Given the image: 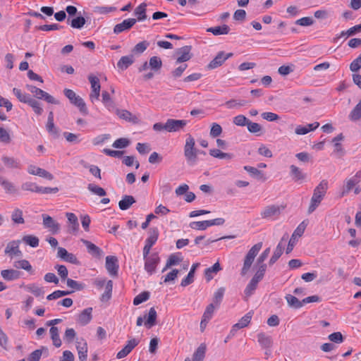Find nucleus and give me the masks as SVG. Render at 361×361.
<instances>
[{"mask_svg":"<svg viewBox=\"0 0 361 361\" xmlns=\"http://www.w3.org/2000/svg\"><path fill=\"white\" fill-rule=\"evenodd\" d=\"M244 169L258 179L265 180L264 174L257 169L252 166H244Z\"/></svg>","mask_w":361,"mask_h":361,"instance_id":"48","label":"nucleus"},{"mask_svg":"<svg viewBox=\"0 0 361 361\" xmlns=\"http://www.w3.org/2000/svg\"><path fill=\"white\" fill-rule=\"evenodd\" d=\"M144 259L145 260V269L149 274H152L155 271L156 267L159 262V257L157 254L154 253L149 257L147 256L146 258Z\"/></svg>","mask_w":361,"mask_h":361,"instance_id":"16","label":"nucleus"},{"mask_svg":"<svg viewBox=\"0 0 361 361\" xmlns=\"http://www.w3.org/2000/svg\"><path fill=\"white\" fill-rule=\"evenodd\" d=\"M139 340H137L135 338H133L130 341H128L127 345L117 353V358L121 359L123 357H125L127 355H128L131 350L138 345Z\"/></svg>","mask_w":361,"mask_h":361,"instance_id":"24","label":"nucleus"},{"mask_svg":"<svg viewBox=\"0 0 361 361\" xmlns=\"http://www.w3.org/2000/svg\"><path fill=\"white\" fill-rule=\"evenodd\" d=\"M162 63L161 59L157 56H152L149 59V66L154 71H159L161 67Z\"/></svg>","mask_w":361,"mask_h":361,"instance_id":"59","label":"nucleus"},{"mask_svg":"<svg viewBox=\"0 0 361 361\" xmlns=\"http://www.w3.org/2000/svg\"><path fill=\"white\" fill-rule=\"evenodd\" d=\"M259 343L264 348H269L271 345V339L270 336H266L263 333L257 335Z\"/></svg>","mask_w":361,"mask_h":361,"instance_id":"51","label":"nucleus"},{"mask_svg":"<svg viewBox=\"0 0 361 361\" xmlns=\"http://www.w3.org/2000/svg\"><path fill=\"white\" fill-rule=\"evenodd\" d=\"M190 47H184L180 48L177 54L178 57L177 59L176 63H183L187 61L190 59L191 55L190 54Z\"/></svg>","mask_w":361,"mask_h":361,"instance_id":"29","label":"nucleus"},{"mask_svg":"<svg viewBox=\"0 0 361 361\" xmlns=\"http://www.w3.org/2000/svg\"><path fill=\"white\" fill-rule=\"evenodd\" d=\"M92 310L91 307L84 310L78 317V322L82 325H86L92 319Z\"/></svg>","mask_w":361,"mask_h":361,"instance_id":"32","label":"nucleus"},{"mask_svg":"<svg viewBox=\"0 0 361 361\" xmlns=\"http://www.w3.org/2000/svg\"><path fill=\"white\" fill-rule=\"evenodd\" d=\"M63 137L66 140L71 143H78L80 142V135L74 134L72 133L65 132L63 133Z\"/></svg>","mask_w":361,"mask_h":361,"instance_id":"61","label":"nucleus"},{"mask_svg":"<svg viewBox=\"0 0 361 361\" xmlns=\"http://www.w3.org/2000/svg\"><path fill=\"white\" fill-rule=\"evenodd\" d=\"M0 185L7 195H17L19 194L18 187L3 176H0Z\"/></svg>","mask_w":361,"mask_h":361,"instance_id":"11","label":"nucleus"},{"mask_svg":"<svg viewBox=\"0 0 361 361\" xmlns=\"http://www.w3.org/2000/svg\"><path fill=\"white\" fill-rule=\"evenodd\" d=\"M134 61L133 56H126L121 58L117 66L123 70L128 68Z\"/></svg>","mask_w":361,"mask_h":361,"instance_id":"37","label":"nucleus"},{"mask_svg":"<svg viewBox=\"0 0 361 361\" xmlns=\"http://www.w3.org/2000/svg\"><path fill=\"white\" fill-rule=\"evenodd\" d=\"M11 142V136L9 132L4 128L0 127V142L9 144Z\"/></svg>","mask_w":361,"mask_h":361,"instance_id":"54","label":"nucleus"},{"mask_svg":"<svg viewBox=\"0 0 361 361\" xmlns=\"http://www.w3.org/2000/svg\"><path fill=\"white\" fill-rule=\"evenodd\" d=\"M43 352L48 354V349L46 347H42V349L35 350L30 355L28 360L39 361Z\"/></svg>","mask_w":361,"mask_h":361,"instance_id":"49","label":"nucleus"},{"mask_svg":"<svg viewBox=\"0 0 361 361\" xmlns=\"http://www.w3.org/2000/svg\"><path fill=\"white\" fill-rule=\"evenodd\" d=\"M361 182V171H357L354 176L345 180L340 197H343L352 190L355 195L361 192L359 183Z\"/></svg>","mask_w":361,"mask_h":361,"instance_id":"4","label":"nucleus"},{"mask_svg":"<svg viewBox=\"0 0 361 361\" xmlns=\"http://www.w3.org/2000/svg\"><path fill=\"white\" fill-rule=\"evenodd\" d=\"M290 175L293 177V180L295 182H300L305 180L306 178V175L302 173V171L295 165H291L290 166Z\"/></svg>","mask_w":361,"mask_h":361,"instance_id":"31","label":"nucleus"},{"mask_svg":"<svg viewBox=\"0 0 361 361\" xmlns=\"http://www.w3.org/2000/svg\"><path fill=\"white\" fill-rule=\"evenodd\" d=\"M262 247V243H258L254 245L248 251L245 257L243 266L241 269V275L245 276L249 271L255 258L260 251Z\"/></svg>","mask_w":361,"mask_h":361,"instance_id":"5","label":"nucleus"},{"mask_svg":"<svg viewBox=\"0 0 361 361\" xmlns=\"http://www.w3.org/2000/svg\"><path fill=\"white\" fill-rule=\"evenodd\" d=\"M199 265H200L199 263H196L192 265L187 277L182 281V282H181L182 286H186L193 282L194 274H195V269L199 267Z\"/></svg>","mask_w":361,"mask_h":361,"instance_id":"39","label":"nucleus"},{"mask_svg":"<svg viewBox=\"0 0 361 361\" xmlns=\"http://www.w3.org/2000/svg\"><path fill=\"white\" fill-rule=\"evenodd\" d=\"M149 297V293L148 292H143L139 295H137L133 300V304L135 305H138L142 302L148 300Z\"/></svg>","mask_w":361,"mask_h":361,"instance_id":"63","label":"nucleus"},{"mask_svg":"<svg viewBox=\"0 0 361 361\" xmlns=\"http://www.w3.org/2000/svg\"><path fill=\"white\" fill-rule=\"evenodd\" d=\"M229 30V27L226 25H224L223 26L209 27L207 31L213 33L214 35H220L228 34Z\"/></svg>","mask_w":361,"mask_h":361,"instance_id":"38","label":"nucleus"},{"mask_svg":"<svg viewBox=\"0 0 361 361\" xmlns=\"http://www.w3.org/2000/svg\"><path fill=\"white\" fill-rule=\"evenodd\" d=\"M269 253L270 247H268L264 250L257 258L255 265L256 272L244 291L245 298L246 300L253 294L257 287L258 283L263 279L267 269V265L264 263V262L267 259Z\"/></svg>","mask_w":361,"mask_h":361,"instance_id":"1","label":"nucleus"},{"mask_svg":"<svg viewBox=\"0 0 361 361\" xmlns=\"http://www.w3.org/2000/svg\"><path fill=\"white\" fill-rule=\"evenodd\" d=\"M50 334L53 341V344L59 348L61 345V341L59 335V329L56 326H52L50 329Z\"/></svg>","mask_w":361,"mask_h":361,"instance_id":"42","label":"nucleus"},{"mask_svg":"<svg viewBox=\"0 0 361 361\" xmlns=\"http://www.w3.org/2000/svg\"><path fill=\"white\" fill-rule=\"evenodd\" d=\"M247 126V130L252 133H262L263 131V128L257 123L249 121Z\"/></svg>","mask_w":361,"mask_h":361,"instance_id":"57","label":"nucleus"},{"mask_svg":"<svg viewBox=\"0 0 361 361\" xmlns=\"http://www.w3.org/2000/svg\"><path fill=\"white\" fill-rule=\"evenodd\" d=\"M135 202V200L133 196L125 195L123 198L118 202V206L121 210H126Z\"/></svg>","mask_w":361,"mask_h":361,"instance_id":"35","label":"nucleus"},{"mask_svg":"<svg viewBox=\"0 0 361 361\" xmlns=\"http://www.w3.org/2000/svg\"><path fill=\"white\" fill-rule=\"evenodd\" d=\"M5 254L7 255L11 259L16 257H21L23 253L19 249V241L13 240L8 243L5 249Z\"/></svg>","mask_w":361,"mask_h":361,"instance_id":"15","label":"nucleus"},{"mask_svg":"<svg viewBox=\"0 0 361 361\" xmlns=\"http://www.w3.org/2000/svg\"><path fill=\"white\" fill-rule=\"evenodd\" d=\"M252 317V312H248L244 317H243L238 323L232 326V329L229 333L228 338L235 336L238 330L246 327L250 324Z\"/></svg>","mask_w":361,"mask_h":361,"instance_id":"12","label":"nucleus"},{"mask_svg":"<svg viewBox=\"0 0 361 361\" xmlns=\"http://www.w3.org/2000/svg\"><path fill=\"white\" fill-rule=\"evenodd\" d=\"M221 270V267L219 262L215 263L212 267H209L205 270V277L207 281H210L213 279V274L217 273Z\"/></svg>","mask_w":361,"mask_h":361,"instance_id":"45","label":"nucleus"},{"mask_svg":"<svg viewBox=\"0 0 361 361\" xmlns=\"http://www.w3.org/2000/svg\"><path fill=\"white\" fill-rule=\"evenodd\" d=\"M144 318L146 319L145 326L150 329L157 324V314L154 307H151L149 310L148 314L145 315Z\"/></svg>","mask_w":361,"mask_h":361,"instance_id":"26","label":"nucleus"},{"mask_svg":"<svg viewBox=\"0 0 361 361\" xmlns=\"http://www.w3.org/2000/svg\"><path fill=\"white\" fill-rule=\"evenodd\" d=\"M23 241L26 243L27 245H29L30 246L32 247H36L39 245V239L37 237L32 235H25L23 238Z\"/></svg>","mask_w":361,"mask_h":361,"instance_id":"50","label":"nucleus"},{"mask_svg":"<svg viewBox=\"0 0 361 361\" xmlns=\"http://www.w3.org/2000/svg\"><path fill=\"white\" fill-rule=\"evenodd\" d=\"M187 125L185 120H176L169 118L165 123H156L153 125V130L157 132L166 131L168 133L178 132L183 130Z\"/></svg>","mask_w":361,"mask_h":361,"instance_id":"3","label":"nucleus"},{"mask_svg":"<svg viewBox=\"0 0 361 361\" xmlns=\"http://www.w3.org/2000/svg\"><path fill=\"white\" fill-rule=\"evenodd\" d=\"M328 190V182L322 180L314 188L310 204L308 207V213H312L320 204Z\"/></svg>","mask_w":361,"mask_h":361,"instance_id":"2","label":"nucleus"},{"mask_svg":"<svg viewBox=\"0 0 361 361\" xmlns=\"http://www.w3.org/2000/svg\"><path fill=\"white\" fill-rule=\"evenodd\" d=\"M232 56V53L226 54L224 51H220L218 53L216 56L208 64L207 68L209 69H214L219 66H221L226 59L231 57Z\"/></svg>","mask_w":361,"mask_h":361,"instance_id":"18","label":"nucleus"},{"mask_svg":"<svg viewBox=\"0 0 361 361\" xmlns=\"http://www.w3.org/2000/svg\"><path fill=\"white\" fill-rule=\"evenodd\" d=\"M225 292L224 288H219L214 293V298H213V302L214 305L217 307L220 305L222 298L224 297V294Z\"/></svg>","mask_w":361,"mask_h":361,"instance_id":"56","label":"nucleus"},{"mask_svg":"<svg viewBox=\"0 0 361 361\" xmlns=\"http://www.w3.org/2000/svg\"><path fill=\"white\" fill-rule=\"evenodd\" d=\"M113 288V283L111 280L106 282L105 286V292L101 296V300L106 302L109 300L111 296V291Z\"/></svg>","mask_w":361,"mask_h":361,"instance_id":"46","label":"nucleus"},{"mask_svg":"<svg viewBox=\"0 0 361 361\" xmlns=\"http://www.w3.org/2000/svg\"><path fill=\"white\" fill-rule=\"evenodd\" d=\"M146 7L147 4L142 3L135 8V15L137 16V20L140 21L147 18Z\"/></svg>","mask_w":361,"mask_h":361,"instance_id":"43","label":"nucleus"},{"mask_svg":"<svg viewBox=\"0 0 361 361\" xmlns=\"http://www.w3.org/2000/svg\"><path fill=\"white\" fill-rule=\"evenodd\" d=\"M217 307H218L216 306L214 303H211L207 305L203 313L202 318L210 320L213 316L215 309Z\"/></svg>","mask_w":361,"mask_h":361,"instance_id":"55","label":"nucleus"},{"mask_svg":"<svg viewBox=\"0 0 361 361\" xmlns=\"http://www.w3.org/2000/svg\"><path fill=\"white\" fill-rule=\"evenodd\" d=\"M11 218L15 224H24L25 219L23 218V210L20 208H15L11 212Z\"/></svg>","mask_w":361,"mask_h":361,"instance_id":"30","label":"nucleus"},{"mask_svg":"<svg viewBox=\"0 0 361 361\" xmlns=\"http://www.w3.org/2000/svg\"><path fill=\"white\" fill-rule=\"evenodd\" d=\"M77 350L80 361H85L87 358V345L85 341H79L77 343Z\"/></svg>","mask_w":361,"mask_h":361,"instance_id":"34","label":"nucleus"},{"mask_svg":"<svg viewBox=\"0 0 361 361\" xmlns=\"http://www.w3.org/2000/svg\"><path fill=\"white\" fill-rule=\"evenodd\" d=\"M1 275L4 279L11 281L18 279L20 273L15 269H5L1 271Z\"/></svg>","mask_w":361,"mask_h":361,"instance_id":"33","label":"nucleus"},{"mask_svg":"<svg viewBox=\"0 0 361 361\" xmlns=\"http://www.w3.org/2000/svg\"><path fill=\"white\" fill-rule=\"evenodd\" d=\"M25 289L35 296H39L44 293V291L42 288L36 286L35 284H29L25 286Z\"/></svg>","mask_w":361,"mask_h":361,"instance_id":"58","label":"nucleus"},{"mask_svg":"<svg viewBox=\"0 0 361 361\" xmlns=\"http://www.w3.org/2000/svg\"><path fill=\"white\" fill-rule=\"evenodd\" d=\"M64 94L68 98L70 102L76 106L80 111L84 114H87V109L83 99L75 94L72 90L65 89Z\"/></svg>","mask_w":361,"mask_h":361,"instance_id":"7","label":"nucleus"},{"mask_svg":"<svg viewBox=\"0 0 361 361\" xmlns=\"http://www.w3.org/2000/svg\"><path fill=\"white\" fill-rule=\"evenodd\" d=\"M286 299L288 305L293 308H300L303 305V302L300 301L296 297L292 295H287Z\"/></svg>","mask_w":361,"mask_h":361,"instance_id":"40","label":"nucleus"},{"mask_svg":"<svg viewBox=\"0 0 361 361\" xmlns=\"http://www.w3.org/2000/svg\"><path fill=\"white\" fill-rule=\"evenodd\" d=\"M245 104L246 102L245 100L231 99L225 103V106L230 109H239L245 105Z\"/></svg>","mask_w":361,"mask_h":361,"instance_id":"47","label":"nucleus"},{"mask_svg":"<svg viewBox=\"0 0 361 361\" xmlns=\"http://www.w3.org/2000/svg\"><path fill=\"white\" fill-rule=\"evenodd\" d=\"M195 139L189 135L186 139L185 145L184 147V155L187 161L190 165H194L197 159L198 150L195 147Z\"/></svg>","mask_w":361,"mask_h":361,"instance_id":"6","label":"nucleus"},{"mask_svg":"<svg viewBox=\"0 0 361 361\" xmlns=\"http://www.w3.org/2000/svg\"><path fill=\"white\" fill-rule=\"evenodd\" d=\"M88 80L90 82V85H91V90H100L101 89V85H100V83H99V78L92 75V74H90L89 76H88Z\"/></svg>","mask_w":361,"mask_h":361,"instance_id":"60","label":"nucleus"},{"mask_svg":"<svg viewBox=\"0 0 361 361\" xmlns=\"http://www.w3.org/2000/svg\"><path fill=\"white\" fill-rule=\"evenodd\" d=\"M87 188L92 193H94L98 196L103 197L106 195V191L102 188H101L98 185H96L94 184L90 183L87 186Z\"/></svg>","mask_w":361,"mask_h":361,"instance_id":"53","label":"nucleus"},{"mask_svg":"<svg viewBox=\"0 0 361 361\" xmlns=\"http://www.w3.org/2000/svg\"><path fill=\"white\" fill-rule=\"evenodd\" d=\"M206 352V345L201 344L192 355V360L189 357L186 358L185 361H203Z\"/></svg>","mask_w":361,"mask_h":361,"instance_id":"28","label":"nucleus"},{"mask_svg":"<svg viewBox=\"0 0 361 361\" xmlns=\"http://www.w3.org/2000/svg\"><path fill=\"white\" fill-rule=\"evenodd\" d=\"M284 209L283 206L271 204L267 206L261 212L260 216L263 219H267L274 216L280 215L281 211Z\"/></svg>","mask_w":361,"mask_h":361,"instance_id":"10","label":"nucleus"},{"mask_svg":"<svg viewBox=\"0 0 361 361\" xmlns=\"http://www.w3.org/2000/svg\"><path fill=\"white\" fill-rule=\"evenodd\" d=\"M209 154L216 158L226 159H231L233 157V155L232 154L222 152L219 149H210Z\"/></svg>","mask_w":361,"mask_h":361,"instance_id":"41","label":"nucleus"},{"mask_svg":"<svg viewBox=\"0 0 361 361\" xmlns=\"http://www.w3.org/2000/svg\"><path fill=\"white\" fill-rule=\"evenodd\" d=\"M159 235V231L157 228H154L149 230V236L146 240V245L143 249V257L146 258V257L149 255V250L152 246L156 243L157 240Z\"/></svg>","mask_w":361,"mask_h":361,"instance_id":"14","label":"nucleus"},{"mask_svg":"<svg viewBox=\"0 0 361 361\" xmlns=\"http://www.w3.org/2000/svg\"><path fill=\"white\" fill-rule=\"evenodd\" d=\"M43 219V226L44 228L49 229V231L53 234L57 233L60 230V224L55 221L51 216L47 214L42 215Z\"/></svg>","mask_w":361,"mask_h":361,"instance_id":"13","label":"nucleus"},{"mask_svg":"<svg viewBox=\"0 0 361 361\" xmlns=\"http://www.w3.org/2000/svg\"><path fill=\"white\" fill-rule=\"evenodd\" d=\"M27 104H28L34 110V111L38 114H42L43 110L40 106V103L35 99L30 98L27 100Z\"/></svg>","mask_w":361,"mask_h":361,"instance_id":"52","label":"nucleus"},{"mask_svg":"<svg viewBox=\"0 0 361 361\" xmlns=\"http://www.w3.org/2000/svg\"><path fill=\"white\" fill-rule=\"evenodd\" d=\"M305 228H306V224H305V222H302L297 228L295 230V231L293 232V233L292 234V236L288 242V246H287V248H286V253L288 254L290 253L293 249V247L295 245L297 241H298V238H300V236L302 235V234L304 233V231L305 230Z\"/></svg>","mask_w":361,"mask_h":361,"instance_id":"9","label":"nucleus"},{"mask_svg":"<svg viewBox=\"0 0 361 361\" xmlns=\"http://www.w3.org/2000/svg\"><path fill=\"white\" fill-rule=\"evenodd\" d=\"M137 20L135 18H128L124 20L122 23L115 25L114 32L119 34L123 31L130 30L135 23Z\"/></svg>","mask_w":361,"mask_h":361,"instance_id":"21","label":"nucleus"},{"mask_svg":"<svg viewBox=\"0 0 361 361\" xmlns=\"http://www.w3.org/2000/svg\"><path fill=\"white\" fill-rule=\"evenodd\" d=\"M1 161L5 167L8 169H20L22 168L20 161L13 157L3 155L1 157Z\"/></svg>","mask_w":361,"mask_h":361,"instance_id":"20","label":"nucleus"},{"mask_svg":"<svg viewBox=\"0 0 361 361\" xmlns=\"http://www.w3.org/2000/svg\"><path fill=\"white\" fill-rule=\"evenodd\" d=\"M348 118L353 122H355L361 119V100L350 111L348 115Z\"/></svg>","mask_w":361,"mask_h":361,"instance_id":"36","label":"nucleus"},{"mask_svg":"<svg viewBox=\"0 0 361 361\" xmlns=\"http://www.w3.org/2000/svg\"><path fill=\"white\" fill-rule=\"evenodd\" d=\"M81 242H82V243L86 245L88 252L90 254L97 257H102L103 252L99 247L85 239H81Z\"/></svg>","mask_w":361,"mask_h":361,"instance_id":"27","label":"nucleus"},{"mask_svg":"<svg viewBox=\"0 0 361 361\" xmlns=\"http://www.w3.org/2000/svg\"><path fill=\"white\" fill-rule=\"evenodd\" d=\"M116 114L121 119L126 120L133 123H137L139 119L137 116L126 109H116Z\"/></svg>","mask_w":361,"mask_h":361,"instance_id":"23","label":"nucleus"},{"mask_svg":"<svg viewBox=\"0 0 361 361\" xmlns=\"http://www.w3.org/2000/svg\"><path fill=\"white\" fill-rule=\"evenodd\" d=\"M13 267L16 269H23L29 272H31L32 267L30 262L26 259L17 260L13 262Z\"/></svg>","mask_w":361,"mask_h":361,"instance_id":"44","label":"nucleus"},{"mask_svg":"<svg viewBox=\"0 0 361 361\" xmlns=\"http://www.w3.org/2000/svg\"><path fill=\"white\" fill-rule=\"evenodd\" d=\"M85 19L82 16H78L71 20V27L74 28H81L85 24Z\"/></svg>","mask_w":361,"mask_h":361,"instance_id":"64","label":"nucleus"},{"mask_svg":"<svg viewBox=\"0 0 361 361\" xmlns=\"http://www.w3.org/2000/svg\"><path fill=\"white\" fill-rule=\"evenodd\" d=\"M106 268L111 276H116L118 269L117 257L115 256H107L106 257Z\"/></svg>","mask_w":361,"mask_h":361,"instance_id":"19","label":"nucleus"},{"mask_svg":"<svg viewBox=\"0 0 361 361\" xmlns=\"http://www.w3.org/2000/svg\"><path fill=\"white\" fill-rule=\"evenodd\" d=\"M27 172L31 175L38 176L49 180L54 179V176L51 173L33 164L28 166Z\"/></svg>","mask_w":361,"mask_h":361,"instance_id":"17","label":"nucleus"},{"mask_svg":"<svg viewBox=\"0 0 361 361\" xmlns=\"http://www.w3.org/2000/svg\"><path fill=\"white\" fill-rule=\"evenodd\" d=\"M66 216L70 224L68 228L69 233L75 234L79 229V223L77 216L73 213H66Z\"/></svg>","mask_w":361,"mask_h":361,"instance_id":"25","label":"nucleus"},{"mask_svg":"<svg viewBox=\"0 0 361 361\" xmlns=\"http://www.w3.org/2000/svg\"><path fill=\"white\" fill-rule=\"evenodd\" d=\"M249 121L250 120L243 115H238L233 118V123L238 126H247Z\"/></svg>","mask_w":361,"mask_h":361,"instance_id":"62","label":"nucleus"},{"mask_svg":"<svg viewBox=\"0 0 361 361\" xmlns=\"http://www.w3.org/2000/svg\"><path fill=\"white\" fill-rule=\"evenodd\" d=\"M288 239V235H284L278 245L276 246V248L275 251L274 252L273 255L271 256L269 264L270 265L274 264L277 259L281 256L283 250L284 244L283 242H286Z\"/></svg>","mask_w":361,"mask_h":361,"instance_id":"22","label":"nucleus"},{"mask_svg":"<svg viewBox=\"0 0 361 361\" xmlns=\"http://www.w3.org/2000/svg\"><path fill=\"white\" fill-rule=\"evenodd\" d=\"M224 222H225L224 219L217 218V219L209 220V221H193L190 224V227L192 229L203 231V230H205L209 226L223 225L224 224Z\"/></svg>","mask_w":361,"mask_h":361,"instance_id":"8","label":"nucleus"}]
</instances>
